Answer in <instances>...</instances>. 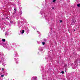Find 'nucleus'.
I'll return each mask as SVG.
<instances>
[{"mask_svg": "<svg viewBox=\"0 0 80 80\" xmlns=\"http://www.w3.org/2000/svg\"><path fill=\"white\" fill-rule=\"evenodd\" d=\"M34 78L35 79L34 80H37V77H34Z\"/></svg>", "mask_w": 80, "mask_h": 80, "instance_id": "3", "label": "nucleus"}, {"mask_svg": "<svg viewBox=\"0 0 80 80\" xmlns=\"http://www.w3.org/2000/svg\"><path fill=\"white\" fill-rule=\"evenodd\" d=\"M65 72H66V70H65Z\"/></svg>", "mask_w": 80, "mask_h": 80, "instance_id": "17", "label": "nucleus"}, {"mask_svg": "<svg viewBox=\"0 0 80 80\" xmlns=\"http://www.w3.org/2000/svg\"><path fill=\"white\" fill-rule=\"evenodd\" d=\"M24 32H25V31L24 30H22L21 31V33H22V34L24 33Z\"/></svg>", "mask_w": 80, "mask_h": 80, "instance_id": "2", "label": "nucleus"}, {"mask_svg": "<svg viewBox=\"0 0 80 80\" xmlns=\"http://www.w3.org/2000/svg\"><path fill=\"white\" fill-rule=\"evenodd\" d=\"M5 35H6V36H7V34H6Z\"/></svg>", "mask_w": 80, "mask_h": 80, "instance_id": "16", "label": "nucleus"}, {"mask_svg": "<svg viewBox=\"0 0 80 80\" xmlns=\"http://www.w3.org/2000/svg\"><path fill=\"white\" fill-rule=\"evenodd\" d=\"M1 77H4V75H1Z\"/></svg>", "mask_w": 80, "mask_h": 80, "instance_id": "10", "label": "nucleus"}, {"mask_svg": "<svg viewBox=\"0 0 80 80\" xmlns=\"http://www.w3.org/2000/svg\"><path fill=\"white\" fill-rule=\"evenodd\" d=\"M2 65H3V66H5V64H4L3 63Z\"/></svg>", "mask_w": 80, "mask_h": 80, "instance_id": "9", "label": "nucleus"}, {"mask_svg": "<svg viewBox=\"0 0 80 80\" xmlns=\"http://www.w3.org/2000/svg\"><path fill=\"white\" fill-rule=\"evenodd\" d=\"M55 1H56V0H53V1H52V2H55Z\"/></svg>", "mask_w": 80, "mask_h": 80, "instance_id": "8", "label": "nucleus"}, {"mask_svg": "<svg viewBox=\"0 0 80 80\" xmlns=\"http://www.w3.org/2000/svg\"><path fill=\"white\" fill-rule=\"evenodd\" d=\"M75 22H76V20L75 19L72 20V22H71L72 25H73L75 23Z\"/></svg>", "mask_w": 80, "mask_h": 80, "instance_id": "1", "label": "nucleus"}, {"mask_svg": "<svg viewBox=\"0 0 80 80\" xmlns=\"http://www.w3.org/2000/svg\"><path fill=\"white\" fill-rule=\"evenodd\" d=\"M14 10H15V12H16V11H17V9H15Z\"/></svg>", "mask_w": 80, "mask_h": 80, "instance_id": "12", "label": "nucleus"}, {"mask_svg": "<svg viewBox=\"0 0 80 80\" xmlns=\"http://www.w3.org/2000/svg\"><path fill=\"white\" fill-rule=\"evenodd\" d=\"M2 41L3 42H5V39H2Z\"/></svg>", "mask_w": 80, "mask_h": 80, "instance_id": "4", "label": "nucleus"}, {"mask_svg": "<svg viewBox=\"0 0 80 80\" xmlns=\"http://www.w3.org/2000/svg\"><path fill=\"white\" fill-rule=\"evenodd\" d=\"M80 4H77V6H78V7H80Z\"/></svg>", "mask_w": 80, "mask_h": 80, "instance_id": "6", "label": "nucleus"}, {"mask_svg": "<svg viewBox=\"0 0 80 80\" xmlns=\"http://www.w3.org/2000/svg\"><path fill=\"white\" fill-rule=\"evenodd\" d=\"M52 9L53 10V9H55V8H54V7H52Z\"/></svg>", "mask_w": 80, "mask_h": 80, "instance_id": "11", "label": "nucleus"}, {"mask_svg": "<svg viewBox=\"0 0 80 80\" xmlns=\"http://www.w3.org/2000/svg\"><path fill=\"white\" fill-rule=\"evenodd\" d=\"M42 45H45V42H42Z\"/></svg>", "mask_w": 80, "mask_h": 80, "instance_id": "5", "label": "nucleus"}, {"mask_svg": "<svg viewBox=\"0 0 80 80\" xmlns=\"http://www.w3.org/2000/svg\"><path fill=\"white\" fill-rule=\"evenodd\" d=\"M2 70H4V69H3V68H2Z\"/></svg>", "mask_w": 80, "mask_h": 80, "instance_id": "15", "label": "nucleus"}, {"mask_svg": "<svg viewBox=\"0 0 80 80\" xmlns=\"http://www.w3.org/2000/svg\"><path fill=\"white\" fill-rule=\"evenodd\" d=\"M60 22L61 23H62V20L60 21Z\"/></svg>", "mask_w": 80, "mask_h": 80, "instance_id": "14", "label": "nucleus"}, {"mask_svg": "<svg viewBox=\"0 0 80 80\" xmlns=\"http://www.w3.org/2000/svg\"><path fill=\"white\" fill-rule=\"evenodd\" d=\"M67 65L66 64V65H65L64 67H67Z\"/></svg>", "mask_w": 80, "mask_h": 80, "instance_id": "13", "label": "nucleus"}, {"mask_svg": "<svg viewBox=\"0 0 80 80\" xmlns=\"http://www.w3.org/2000/svg\"><path fill=\"white\" fill-rule=\"evenodd\" d=\"M61 73H62V74H63L64 73V72L62 71L61 72Z\"/></svg>", "mask_w": 80, "mask_h": 80, "instance_id": "7", "label": "nucleus"}]
</instances>
